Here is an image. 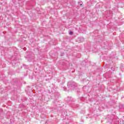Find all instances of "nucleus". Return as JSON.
Masks as SVG:
<instances>
[{
    "label": "nucleus",
    "mask_w": 124,
    "mask_h": 124,
    "mask_svg": "<svg viewBox=\"0 0 124 124\" xmlns=\"http://www.w3.org/2000/svg\"><path fill=\"white\" fill-rule=\"evenodd\" d=\"M106 13L107 14V16H112V14H111L110 11H107Z\"/></svg>",
    "instance_id": "2"
},
{
    "label": "nucleus",
    "mask_w": 124,
    "mask_h": 124,
    "mask_svg": "<svg viewBox=\"0 0 124 124\" xmlns=\"http://www.w3.org/2000/svg\"><path fill=\"white\" fill-rule=\"evenodd\" d=\"M108 122L109 123H110V124H111V123H112V122H113V120L110 119V120H108Z\"/></svg>",
    "instance_id": "3"
},
{
    "label": "nucleus",
    "mask_w": 124,
    "mask_h": 124,
    "mask_svg": "<svg viewBox=\"0 0 124 124\" xmlns=\"http://www.w3.org/2000/svg\"><path fill=\"white\" fill-rule=\"evenodd\" d=\"M27 60H28V62H29H29H31V61H29V59H28V58H27Z\"/></svg>",
    "instance_id": "7"
},
{
    "label": "nucleus",
    "mask_w": 124,
    "mask_h": 124,
    "mask_svg": "<svg viewBox=\"0 0 124 124\" xmlns=\"http://www.w3.org/2000/svg\"><path fill=\"white\" fill-rule=\"evenodd\" d=\"M78 4H79V5H80V6H83V4H82V2H78Z\"/></svg>",
    "instance_id": "5"
},
{
    "label": "nucleus",
    "mask_w": 124,
    "mask_h": 124,
    "mask_svg": "<svg viewBox=\"0 0 124 124\" xmlns=\"http://www.w3.org/2000/svg\"><path fill=\"white\" fill-rule=\"evenodd\" d=\"M121 124H124V120H123V123Z\"/></svg>",
    "instance_id": "6"
},
{
    "label": "nucleus",
    "mask_w": 124,
    "mask_h": 124,
    "mask_svg": "<svg viewBox=\"0 0 124 124\" xmlns=\"http://www.w3.org/2000/svg\"><path fill=\"white\" fill-rule=\"evenodd\" d=\"M69 34H70V35H72V34H73V32H72V31H70Z\"/></svg>",
    "instance_id": "4"
},
{
    "label": "nucleus",
    "mask_w": 124,
    "mask_h": 124,
    "mask_svg": "<svg viewBox=\"0 0 124 124\" xmlns=\"http://www.w3.org/2000/svg\"><path fill=\"white\" fill-rule=\"evenodd\" d=\"M56 98H59V97H58V96H57V97H56Z\"/></svg>",
    "instance_id": "8"
},
{
    "label": "nucleus",
    "mask_w": 124,
    "mask_h": 124,
    "mask_svg": "<svg viewBox=\"0 0 124 124\" xmlns=\"http://www.w3.org/2000/svg\"><path fill=\"white\" fill-rule=\"evenodd\" d=\"M67 86H69V89H71V90H74L77 84L73 81H69L68 82Z\"/></svg>",
    "instance_id": "1"
}]
</instances>
